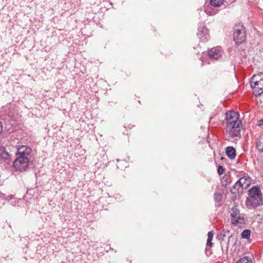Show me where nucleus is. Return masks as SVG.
<instances>
[{"label": "nucleus", "mask_w": 263, "mask_h": 263, "mask_svg": "<svg viewBox=\"0 0 263 263\" xmlns=\"http://www.w3.org/2000/svg\"><path fill=\"white\" fill-rule=\"evenodd\" d=\"M227 127L230 128V135L237 137L240 133L241 121L239 120V115L235 111H229L225 114Z\"/></svg>", "instance_id": "1"}, {"label": "nucleus", "mask_w": 263, "mask_h": 263, "mask_svg": "<svg viewBox=\"0 0 263 263\" xmlns=\"http://www.w3.org/2000/svg\"><path fill=\"white\" fill-rule=\"evenodd\" d=\"M245 202L248 209H255L263 205L262 193L258 186H254L249 190L248 197Z\"/></svg>", "instance_id": "2"}, {"label": "nucleus", "mask_w": 263, "mask_h": 263, "mask_svg": "<svg viewBox=\"0 0 263 263\" xmlns=\"http://www.w3.org/2000/svg\"><path fill=\"white\" fill-rule=\"evenodd\" d=\"M251 87L255 96H259L263 92V73L254 75L251 79Z\"/></svg>", "instance_id": "3"}, {"label": "nucleus", "mask_w": 263, "mask_h": 263, "mask_svg": "<svg viewBox=\"0 0 263 263\" xmlns=\"http://www.w3.org/2000/svg\"><path fill=\"white\" fill-rule=\"evenodd\" d=\"M246 39V33L243 25L240 23L234 27L233 40L237 44L243 43Z\"/></svg>", "instance_id": "4"}, {"label": "nucleus", "mask_w": 263, "mask_h": 263, "mask_svg": "<svg viewBox=\"0 0 263 263\" xmlns=\"http://www.w3.org/2000/svg\"><path fill=\"white\" fill-rule=\"evenodd\" d=\"M231 216V221L232 223L235 226H242L245 223V220L243 214L240 213L239 210L236 206H233L230 210Z\"/></svg>", "instance_id": "5"}, {"label": "nucleus", "mask_w": 263, "mask_h": 263, "mask_svg": "<svg viewBox=\"0 0 263 263\" xmlns=\"http://www.w3.org/2000/svg\"><path fill=\"white\" fill-rule=\"evenodd\" d=\"M29 165V159L20 158H16L13 162V173L26 171Z\"/></svg>", "instance_id": "6"}, {"label": "nucleus", "mask_w": 263, "mask_h": 263, "mask_svg": "<svg viewBox=\"0 0 263 263\" xmlns=\"http://www.w3.org/2000/svg\"><path fill=\"white\" fill-rule=\"evenodd\" d=\"M224 0H210V6L204 7L205 12L209 15H213L218 12L217 7L223 4Z\"/></svg>", "instance_id": "7"}, {"label": "nucleus", "mask_w": 263, "mask_h": 263, "mask_svg": "<svg viewBox=\"0 0 263 263\" xmlns=\"http://www.w3.org/2000/svg\"><path fill=\"white\" fill-rule=\"evenodd\" d=\"M197 36L202 42H208L210 38L208 29L202 24H201L198 28Z\"/></svg>", "instance_id": "8"}, {"label": "nucleus", "mask_w": 263, "mask_h": 263, "mask_svg": "<svg viewBox=\"0 0 263 263\" xmlns=\"http://www.w3.org/2000/svg\"><path fill=\"white\" fill-rule=\"evenodd\" d=\"M222 55V50L220 47H216L211 48L208 51V55L212 59L217 60Z\"/></svg>", "instance_id": "9"}, {"label": "nucleus", "mask_w": 263, "mask_h": 263, "mask_svg": "<svg viewBox=\"0 0 263 263\" xmlns=\"http://www.w3.org/2000/svg\"><path fill=\"white\" fill-rule=\"evenodd\" d=\"M251 179L248 175H245L238 180V182L239 183V184L241 185L242 188L244 187L246 188L251 183Z\"/></svg>", "instance_id": "10"}, {"label": "nucleus", "mask_w": 263, "mask_h": 263, "mask_svg": "<svg viewBox=\"0 0 263 263\" xmlns=\"http://www.w3.org/2000/svg\"><path fill=\"white\" fill-rule=\"evenodd\" d=\"M4 121L5 122V128H6L8 130H10L11 129L13 130V126L15 123V120L12 119V115H9L8 117L6 118Z\"/></svg>", "instance_id": "11"}, {"label": "nucleus", "mask_w": 263, "mask_h": 263, "mask_svg": "<svg viewBox=\"0 0 263 263\" xmlns=\"http://www.w3.org/2000/svg\"><path fill=\"white\" fill-rule=\"evenodd\" d=\"M10 159V155L6 152L5 148L3 146H0V160H5L9 161Z\"/></svg>", "instance_id": "12"}, {"label": "nucleus", "mask_w": 263, "mask_h": 263, "mask_svg": "<svg viewBox=\"0 0 263 263\" xmlns=\"http://www.w3.org/2000/svg\"><path fill=\"white\" fill-rule=\"evenodd\" d=\"M226 153L230 159H234L236 157V150L233 146H228L226 148Z\"/></svg>", "instance_id": "13"}, {"label": "nucleus", "mask_w": 263, "mask_h": 263, "mask_svg": "<svg viewBox=\"0 0 263 263\" xmlns=\"http://www.w3.org/2000/svg\"><path fill=\"white\" fill-rule=\"evenodd\" d=\"M31 148L27 145L19 146L17 147V152L26 153V154H31Z\"/></svg>", "instance_id": "14"}, {"label": "nucleus", "mask_w": 263, "mask_h": 263, "mask_svg": "<svg viewBox=\"0 0 263 263\" xmlns=\"http://www.w3.org/2000/svg\"><path fill=\"white\" fill-rule=\"evenodd\" d=\"M243 189L242 187L239 183L238 182V180L235 183V184L233 185V186L231 188V192L233 194H236L238 191L240 189Z\"/></svg>", "instance_id": "15"}, {"label": "nucleus", "mask_w": 263, "mask_h": 263, "mask_svg": "<svg viewBox=\"0 0 263 263\" xmlns=\"http://www.w3.org/2000/svg\"><path fill=\"white\" fill-rule=\"evenodd\" d=\"M229 231L228 230H222L217 236V238L219 240H223L224 237L229 236Z\"/></svg>", "instance_id": "16"}, {"label": "nucleus", "mask_w": 263, "mask_h": 263, "mask_svg": "<svg viewBox=\"0 0 263 263\" xmlns=\"http://www.w3.org/2000/svg\"><path fill=\"white\" fill-rule=\"evenodd\" d=\"M251 235V231L249 229H245L242 231L241 234V237L242 238L249 239H250Z\"/></svg>", "instance_id": "17"}, {"label": "nucleus", "mask_w": 263, "mask_h": 263, "mask_svg": "<svg viewBox=\"0 0 263 263\" xmlns=\"http://www.w3.org/2000/svg\"><path fill=\"white\" fill-rule=\"evenodd\" d=\"M214 199L215 202H220L222 199V195L218 192H215L214 195Z\"/></svg>", "instance_id": "18"}, {"label": "nucleus", "mask_w": 263, "mask_h": 263, "mask_svg": "<svg viewBox=\"0 0 263 263\" xmlns=\"http://www.w3.org/2000/svg\"><path fill=\"white\" fill-rule=\"evenodd\" d=\"M237 263H253L252 260L248 257H244L237 261Z\"/></svg>", "instance_id": "19"}, {"label": "nucleus", "mask_w": 263, "mask_h": 263, "mask_svg": "<svg viewBox=\"0 0 263 263\" xmlns=\"http://www.w3.org/2000/svg\"><path fill=\"white\" fill-rule=\"evenodd\" d=\"M16 158H29V156H30L31 154H26V153H20L17 152L16 154Z\"/></svg>", "instance_id": "20"}, {"label": "nucleus", "mask_w": 263, "mask_h": 263, "mask_svg": "<svg viewBox=\"0 0 263 263\" xmlns=\"http://www.w3.org/2000/svg\"><path fill=\"white\" fill-rule=\"evenodd\" d=\"M217 173L219 175H221L224 173V168L222 166H219L217 169Z\"/></svg>", "instance_id": "21"}, {"label": "nucleus", "mask_w": 263, "mask_h": 263, "mask_svg": "<svg viewBox=\"0 0 263 263\" xmlns=\"http://www.w3.org/2000/svg\"><path fill=\"white\" fill-rule=\"evenodd\" d=\"M214 236V233L212 231H210L208 234V239L209 240H212Z\"/></svg>", "instance_id": "22"}, {"label": "nucleus", "mask_w": 263, "mask_h": 263, "mask_svg": "<svg viewBox=\"0 0 263 263\" xmlns=\"http://www.w3.org/2000/svg\"><path fill=\"white\" fill-rule=\"evenodd\" d=\"M257 125H258L259 126L263 125V118L262 119L259 120L258 121Z\"/></svg>", "instance_id": "23"}, {"label": "nucleus", "mask_w": 263, "mask_h": 263, "mask_svg": "<svg viewBox=\"0 0 263 263\" xmlns=\"http://www.w3.org/2000/svg\"><path fill=\"white\" fill-rule=\"evenodd\" d=\"M212 245V240H209V239H207L206 246L208 247H211Z\"/></svg>", "instance_id": "24"}, {"label": "nucleus", "mask_w": 263, "mask_h": 263, "mask_svg": "<svg viewBox=\"0 0 263 263\" xmlns=\"http://www.w3.org/2000/svg\"><path fill=\"white\" fill-rule=\"evenodd\" d=\"M3 129V125L2 123L0 121V134L2 133Z\"/></svg>", "instance_id": "25"}, {"label": "nucleus", "mask_w": 263, "mask_h": 263, "mask_svg": "<svg viewBox=\"0 0 263 263\" xmlns=\"http://www.w3.org/2000/svg\"><path fill=\"white\" fill-rule=\"evenodd\" d=\"M117 196H119V195H117ZM118 198V196L116 197V198Z\"/></svg>", "instance_id": "26"}, {"label": "nucleus", "mask_w": 263, "mask_h": 263, "mask_svg": "<svg viewBox=\"0 0 263 263\" xmlns=\"http://www.w3.org/2000/svg\"><path fill=\"white\" fill-rule=\"evenodd\" d=\"M117 196H119V195H117ZM118 198V196L116 197V198Z\"/></svg>", "instance_id": "27"}]
</instances>
